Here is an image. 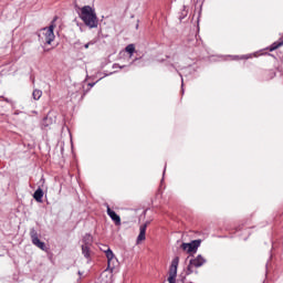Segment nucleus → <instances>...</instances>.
<instances>
[{
  "mask_svg": "<svg viewBox=\"0 0 283 283\" xmlns=\"http://www.w3.org/2000/svg\"><path fill=\"white\" fill-rule=\"evenodd\" d=\"M80 18L87 25V28H98V19L96 12L92 7L85 6L81 9Z\"/></svg>",
  "mask_w": 283,
  "mask_h": 283,
  "instance_id": "nucleus-1",
  "label": "nucleus"
},
{
  "mask_svg": "<svg viewBox=\"0 0 283 283\" xmlns=\"http://www.w3.org/2000/svg\"><path fill=\"white\" fill-rule=\"evenodd\" d=\"M54 22L49 27L40 30L39 32V41L41 43H45L46 45H52V41H54Z\"/></svg>",
  "mask_w": 283,
  "mask_h": 283,
  "instance_id": "nucleus-2",
  "label": "nucleus"
},
{
  "mask_svg": "<svg viewBox=\"0 0 283 283\" xmlns=\"http://www.w3.org/2000/svg\"><path fill=\"white\" fill-rule=\"evenodd\" d=\"M206 263H207V259L199 254L197 258L191 259L189 261L186 274L191 275V273H198L196 269H200V266H205Z\"/></svg>",
  "mask_w": 283,
  "mask_h": 283,
  "instance_id": "nucleus-3",
  "label": "nucleus"
},
{
  "mask_svg": "<svg viewBox=\"0 0 283 283\" xmlns=\"http://www.w3.org/2000/svg\"><path fill=\"white\" fill-rule=\"evenodd\" d=\"M179 263H180L179 256H176L175 259H172L171 265L169 269V277H168L169 283H176V276L178 275V264Z\"/></svg>",
  "mask_w": 283,
  "mask_h": 283,
  "instance_id": "nucleus-4",
  "label": "nucleus"
},
{
  "mask_svg": "<svg viewBox=\"0 0 283 283\" xmlns=\"http://www.w3.org/2000/svg\"><path fill=\"white\" fill-rule=\"evenodd\" d=\"M30 238L34 247H36L38 249H41V251H48V247H45V242H42L41 239H39V233L36 232V230L31 229Z\"/></svg>",
  "mask_w": 283,
  "mask_h": 283,
  "instance_id": "nucleus-5",
  "label": "nucleus"
},
{
  "mask_svg": "<svg viewBox=\"0 0 283 283\" xmlns=\"http://www.w3.org/2000/svg\"><path fill=\"white\" fill-rule=\"evenodd\" d=\"M198 247H200V240H193L190 243L181 244V249L187 251V253H196V251H198Z\"/></svg>",
  "mask_w": 283,
  "mask_h": 283,
  "instance_id": "nucleus-6",
  "label": "nucleus"
},
{
  "mask_svg": "<svg viewBox=\"0 0 283 283\" xmlns=\"http://www.w3.org/2000/svg\"><path fill=\"white\" fill-rule=\"evenodd\" d=\"M147 227H149V222H146L139 227V234L137 237V244H140L143 241L146 240Z\"/></svg>",
  "mask_w": 283,
  "mask_h": 283,
  "instance_id": "nucleus-7",
  "label": "nucleus"
},
{
  "mask_svg": "<svg viewBox=\"0 0 283 283\" xmlns=\"http://www.w3.org/2000/svg\"><path fill=\"white\" fill-rule=\"evenodd\" d=\"M107 216L113 220L116 227H120V216H118L109 206H107Z\"/></svg>",
  "mask_w": 283,
  "mask_h": 283,
  "instance_id": "nucleus-8",
  "label": "nucleus"
},
{
  "mask_svg": "<svg viewBox=\"0 0 283 283\" xmlns=\"http://www.w3.org/2000/svg\"><path fill=\"white\" fill-rule=\"evenodd\" d=\"M104 253L107 258L108 269H114V265H112V262H114V252L112 249L107 248V250H104Z\"/></svg>",
  "mask_w": 283,
  "mask_h": 283,
  "instance_id": "nucleus-9",
  "label": "nucleus"
},
{
  "mask_svg": "<svg viewBox=\"0 0 283 283\" xmlns=\"http://www.w3.org/2000/svg\"><path fill=\"white\" fill-rule=\"evenodd\" d=\"M33 198L36 200V202H43V189H41V187L35 190Z\"/></svg>",
  "mask_w": 283,
  "mask_h": 283,
  "instance_id": "nucleus-10",
  "label": "nucleus"
},
{
  "mask_svg": "<svg viewBox=\"0 0 283 283\" xmlns=\"http://www.w3.org/2000/svg\"><path fill=\"white\" fill-rule=\"evenodd\" d=\"M82 253H83L84 258H86V260H90V258L92 255V251L90 250V245H87V243L82 245Z\"/></svg>",
  "mask_w": 283,
  "mask_h": 283,
  "instance_id": "nucleus-11",
  "label": "nucleus"
},
{
  "mask_svg": "<svg viewBox=\"0 0 283 283\" xmlns=\"http://www.w3.org/2000/svg\"><path fill=\"white\" fill-rule=\"evenodd\" d=\"M32 96H33L34 101H39V98H41V96H43V92L41 90H34L32 93Z\"/></svg>",
  "mask_w": 283,
  "mask_h": 283,
  "instance_id": "nucleus-12",
  "label": "nucleus"
},
{
  "mask_svg": "<svg viewBox=\"0 0 283 283\" xmlns=\"http://www.w3.org/2000/svg\"><path fill=\"white\" fill-rule=\"evenodd\" d=\"M126 52L128 54H130V56L134 54V52H136V46H134V44H128L126 48H125Z\"/></svg>",
  "mask_w": 283,
  "mask_h": 283,
  "instance_id": "nucleus-13",
  "label": "nucleus"
},
{
  "mask_svg": "<svg viewBox=\"0 0 283 283\" xmlns=\"http://www.w3.org/2000/svg\"><path fill=\"white\" fill-rule=\"evenodd\" d=\"M282 45H283V42L273 43L270 48V52L277 50V48H282Z\"/></svg>",
  "mask_w": 283,
  "mask_h": 283,
  "instance_id": "nucleus-14",
  "label": "nucleus"
},
{
  "mask_svg": "<svg viewBox=\"0 0 283 283\" xmlns=\"http://www.w3.org/2000/svg\"><path fill=\"white\" fill-rule=\"evenodd\" d=\"M91 45H94V42H88L84 45L85 50H87Z\"/></svg>",
  "mask_w": 283,
  "mask_h": 283,
  "instance_id": "nucleus-15",
  "label": "nucleus"
},
{
  "mask_svg": "<svg viewBox=\"0 0 283 283\" xmlns=\"http://www.w3.org/2000/svg\"><path fill=\"white\" fill-rule=\"evenodd\" d=\"M92 239V235H90V234H86L85 237H84V240L86 241V240H91Z\"/></svg>",
  "mask_w": 283,
  "mask_h": 283,
  "instance_id": "nucleus-16",
  "label": "nucleus"
},
{
  "mask_svg": "<svg viewBox=\"0 0 283 283\" xmlns=\"http://www.w3.org/2000/svg\"><path fill=\"white\" fill-rule=\"evenodd\" d=\"M40 185H45V179H40Z\"/></svg>",
  "mask_w": 283,
  "mask_h": 283,
  "instance_id": "nucleus-17",
  "label": "nucleus"
}]
</instances>
